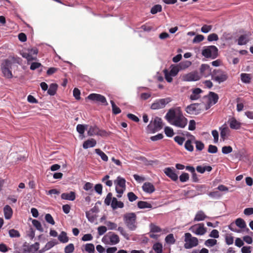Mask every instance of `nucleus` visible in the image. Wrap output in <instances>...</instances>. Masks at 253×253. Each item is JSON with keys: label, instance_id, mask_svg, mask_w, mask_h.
Masks as SVG:
<instances>
[{"label": "nucleus", "instance_id": "obj_1", "mask_svg": "<svg viewBox=\"0 0 253 253\" xmlns=\"http://www.w3.org/2000/svg\"><path fill=\"white\" fill-rule=\"evenodd\" d=\"M163 127L161 118L155 117L150 122L146 128L148 133H153L161 129Z\"/></svg>", "mask_w": 253, "mask_h": 253}, {"label": "nucleus", "instance_id": "obj_2", "mask_svg": "<svg viewBox=\"0 0 253 253\" xmlns=\"http://www.w3.org/2000/svg\"><path fill=\"white\" fill-rule=\"evenodd\" d=\"M124 221L127 227L130 230H134L136 228V215L133 212L126 213L124 215Z\"/></svg>", "mask_w": 253, "mask_h": 253}, {"label": "nucleus", "instance_id": "obj_3", "mask_svg": "<svg viewBox=\"0 0 253 253\" xmlns=\"http://www.w3.org/2000/svg\"><path fill=\"white\" fill-rule=\"evenodd\" d=\"M211 79L220 84L226 81L228 79L227 73L221 69H214L212 72Z\"/></svg>", "mask_w": 253, "mask_h": 253}, {"label": "nucleus", "instance_id": "obj_4", "mask_svg": "<svg viewBox=\"0 0 253 253\" xmlns=\"http://www.w3.org/2000/svg\"><path fill=\"white\" fill-rule=\"evenodd\" d=\"M185 244L184 247L186 249H191L196 247L198 245V239L197 238L192 237L190 233H186L184 235Z\"/></svg>", "mask_w": 253, "mask_h": 253}, {"label": "nucleus", "instance_id": "obj_5", "mask_svg": "<svg viewBox=\"0 0 253 253\" xmlns=\"http://www.w3.org/2000/svg\"><path fill=\"white\" fill-rule=\"evenodd\" d=\"M202 54L206 58L215 59L218 55V49L214 45L208 46L202 50Z\"/></svg>", "mask_w": 253, "mask_h": 253}, {"label": "nucleus", "instance_id": "obj_6", "mask_svg": "<svg viewBox=\"0 0 253 253\" xmlns=\"http://www.w3.org/2000/svg\"><path fill=\"white\" fill-rule=\"evenodd\" d=\"M187 124V119L184 117L181 111H178L177 116L171 122V124L177 127L184 128Z\"/></svg>", "mask_w": 253, "mask_h": 253}, {"label": "nucleus", "instance_id": "obj_7", "mask_svg": "<svg viewBox=\"0 0 253 253\" xmlns=\"http://www.w3.org/2000/svg\"><path fill=\"white\" fill-rule=\"evenodd\" d=\"M171 101V99L170 97L157 99L151 104V108L153 110L163 109Z\"/></svg>", "mask_w": 253, "mask_h": 253}, {"label": "nucleus", "instance_id": "obj_8", "mask_svg": "<svg viewBox=\"0 0 253 253\" xmlns=\"http://www.w3.org/2000/svg\"><path fill=\"white\" fill-rule=\"evenodd\" d=\"M189 230L197 235H203L207 231L203 223L195 224L190 227Z\"/></svg>", "mask_w": 253, "mask_h": 253}, {"label": "nucleus", "instance_id": "obj_9", "mask_svg": "<svg viewBox=\"0 0 253 253\" xmlns=\"http://www.w3.org/2000/svg\"><path fill=\"white\" fill-rule=\"evenodd\" d=\"M87 98L90 100L101 103L105 106L108 104L105 96L100 94L91 93L87 96Z\"/></svg>", "mask_w": 253, "mask_h": 253}, {"label": "nucleus", "instance_id": "obj_10", "mask_svg": "<svg viewBox=\"0 0 253 253\" xmlns=\"http://www.w3.org/2000/svg\"><path fill=\"white\" fill-rule=\"evenodd\" d=\"M19 58L16 57H10L8 59H5L3 61L1 65V69H11L12 63H19Z\"/></svg>", "mask_w": 253, "mask_h": 253}, {"label": "nucleus", "instance_id": "obj_11", "mask_svg": "<svg viewBox=\"0 0 253 253\" xmlns=\"http://www.w3.org/2000/svg\"><path fill=\"white\" fill-rule=\"evenodd\" d=\"M182 79L185 82L197 81L201 79V76L198 72H192L183 75Z\"/></svg>", "mask_w": 253, "mask_h": 253}, {"label": "nucleus", "instance_id": "obj_12", "mask_svg": "<svg viewBox=\"0 0 253 253\" xmlns=\"http://www.w3.org/2000/svg\"><path fill=\"white\" fill-rule=\"evenodd\" d=\"M106 134V132L105 130H100L96 126H90L87 130V134L90 136L93 135L104 136Z\"/></svg>", "mask_w": 253, "mask_h": 253}, {"label": "nucleus", "instance_id": "obj_13", "mask_svg": "<svg viewBox=\"0 0 253 253\" xmlns=\"http://www.w3.org/2000/svg\"><path fill=\"white\" fill-rule=\"evenodd\" d=\"M200 76L201 78L202 77H207L211 75L212 74L211 69L210 66L208 64H202L200 68Z\"/></svg>", "mask_w": 253, "mask_h": 253}, {"label": "nucleus", "instance_id": "obj_14", "mask_svg": "<svg viewBox=\"0 0 253 253\" xmlns=\"http://www.w3.org/2000/svg\"><path fill=\"white\" fill-rule=\"evenodd\" d=\"M219 130L220 131L221 139L224 141L227 139L228 136L230 135V130L226 124H224L219 127Z\"/></svg>", "mask_w": 253, "mask_h": 253}, {"label": "nucleus", "instance_id": "obj_15", "mask_svg": "<svg viewBox=\"0 0 253 253\" xmlns=\"http://www.w3.org/2000/svg\"><path fill=\"white\" fill-rule=\"evenodd\" d=\"M164 171L166 175L173 181H175L178 179V175L175 173L173 168H166L164 170Z\"/></svg>", "mask_w": 253, "mask_h": 253}, {"label": "nucleus", "instance_id": "obj_16", "mask_svg": "<svg viewBox=\"0 0 253 253\" xmlns=\"http://www.w3.org/2000/svg\"><path fill=\"white\" fill-rule=\"evenodd\" d=\"M105 237L109 239L110 242L113 245H116L120 242V238L118 235L112 232H109L105 236Z\"/></svg>", "mask_w": 253, "mask_h": 253}, {"label": "nucleus", "instance_id": "obj_17", "mask_svg": "<svg viewBox=\"0 0 253 253\" xmlns=\"http://www.w3.org/2000/svg\"><path fill=\"white\" fill-rule=\"evenodd\" d=\"M228 123L230 128L232 129H239L241 127L242 124L234 117L228 120Z\"/></svg>", "mask_w": 253, "mask_h": 253}, {"label": "nucleus", "instance_id": "obj_18", "mask_svg": "<svg viewBox=\"0 0 253 253\" xmlns=\"http://www.w3.org/2000/svg\"><path fill=\"white\" fill-rule=\"evenodd\" d=\"M177 116V113L175 112V110L174 109H170L167 113L165 117L167 121L171 124Z\"/></svg>", "mask_w": 253, "mask_h": 253}, {"label": "nucleus", "instance_id": "obj_19", "mask_svg": "<svg viewBox=\"0 0 253 253\" xmlns=\"http://www.w3.org/2000/svg\"><path fill=\"white\" fill-rule=\"evenodd\" d=\"M142 188L145 192L149 194L152 193L155 190V188L154 185L149 182H145L143 184Z\"/></svg>", "mask_w": 253, "mask_h": 253}, {"label": "nucleus", "instance_id": "obj_20", "mask_svg": "<svg viewBox=\"0 0 253 253\" xmlns=\"http://www.w3.org/2000/svg\"><path fill=\"white\" fill-rule=\"evenodd\" d=\"M199 105V104L198 103H194L188 106L186 108V112L190 114H196L198 113L197 108Z\"/></svg>", "mask_w": 253, "mask_h": 253}, {"label": "nucleus", "instance_id": "obj_21", "mask_svg": "<svg viewBox=\"0 0 253 253\" xmlns=\"http://www.w3.org/2000/svg\"><path fill=\"white\" fill-rule=\"evenodd\" d=\"M4 217L6 219L11 218L13 214V210L9 205H6L3 208Z\"/></svg>", "mask_w": 253, "mask_h": 253}, {"label": "nucleus", "instance_id": "obj_22", "mask_svg": "<svg viewBox=\"0 0 253 253\" xmlns=\"http://www.w3.org/2000/svg\"><path fill=\"white\" fill-rule=\"evenodd\" d=\"M202 92V90L200 88H196L193 89L192 93L190 96V99L192 100L198 99L200 97V93Z\"/></svg>", "mask_w": 253, "mask_h": 253}, {"label": "nucleus", "instance_id": "obj_23", "mask_svg": "<svg viewBox=\"0 0 253 253\" xmlns=\"http://www.w3.org/2000/svg\"><path fill=\"white\" fill-rule=\"evenodd\" d=\"M96 144V141L94 138H90L86 141H85L83 144V147L86 149L90 147H93Z\"/></svg>", "mask_w": 253, "mask_h": 253}, {"label": "nucleus", "instance_id": "obj_24", "mask_svg": "<svg viewBox=\"0 0 253 253\" xmlns=\"http://www.w3.org/2000/svg\"><path fill=\"white\" fill-rule=\"evenodd\" d=\"M61 197L62 199L74 201L76 198V194L73 191L69 193H64L61 194Z\"/></svg>", "mask_w": 253, "mask_h": 253}, {"label": "nucleus", "instance_id": "obj_25", "mask_svg": "<svg viewBox=\"0 0 253 253\" xmlns=\"http://www.w3.org/2000/svg\"><path fill=\"white\" fill-rule=\"evenodd\" d=\"M111 206L113 209L123 208L124 207V203L121 201H118L116 198H113Z\"/></svg>", "mask_w": 253, "mask_h": 253}, {"label": "nucleus", "instance_id": "obj_26", "mask_svg": "<svg viewBox=\"0 0 253 253\" xmlns=\"http://www.w3.org/2000/svg\"><path fill=\"white\" fill-rule=\"evenodd\" d=\"M84 248L82 247V250L83 252L84 251H86L88 253H94L95 252L94 246L93 244L87 243L84 246Z\"/></svg>", "mask_w": 253, "mask_h": 253}, {"label": "nucleus", "instance_id": "obj_27", "mask_svg": "<svg viewBox=\"0 0 253 253\" xmlns=\"http://www.w3.org/2000/svg\"><path fill=\"white\" fill-rule=\"evenodd\" d=\"M249 35L245 34L239 37L238 40V44L242 45L246 44L249 42Z\"/></svg>", "mask_w": 253, "mask_h": 253}, {"label": "nucleus", "instance_id": "obj_28", "mask_svg": "<svg viewBox=\"0 0 253 253\" xmlns=\"http://www.w3.org/2000/svg\"><path fill=\"white\" fill-rule=\"evenodd\" d=\"M207 217V215L202 211H199L197 212L194 220L197 221H202L206 219Z\"/></svg>", "mask_w": 253, "mask_h": 253}, {"label": "nucleus", "instance_id": "obj_29", "mask_svg": "<svg viewBox=\"0 0 253 253\" xmlns=\"http://www.w3.org/2000/svg\"><path fill=\"white\" fill-rule=\"evenodd\" d=\"M218 96L217 94L213 92H210L209 93V102L213 104H216L218 100Z\"/></svg>", "mask_w": 253, "mask_h": 253}, {"label": "nucleus", "instance_id": "obj_30", "mask_svg": "<svg viewBox=\"0 0 253 253\" xmlns=\"http://www.w3.org/2000/svg\"><path fill=\"white\" fill-rule=\"evenodd\" d=\"M59 241L62 243H66L69 241V237L67 235L66 232L62 231L58 236Z\"/></svg>", "mask_w": 253, "mask_h": 253}, {"label": "nucleus", "instance_id": "obj_31", "mask_svg": "<svg viewBox=\"0 0 253 253\" xmlns=\"http://www.w3.org/2000/svg\"><path fill=\"white\" fill-rule=\"evenodd\" d=\"M114 182L117 184L116 186L126 188V180L124 178L118 176Z\"/></svg>", "mask_w": 253, "mask_h": 253}, {"label": "nucleus", "instance_id": "obj_32", "mask_svg": "<svg viewBox=\"0 0 253 253\" xmlns=\"http://www.w3.org/2000/svg\"><path fill=\"white\" fill-rule=\"evenodd\" d=\"M58 85L56 84H51L47 90V93L50 95H54L56 93Z\"/></svg>", "mask_w": 253, "mask_h": 253}, {"label": "nucleus", "instance_id": "obj_33", "mask_svg": "<svg viewBox=\"0 0 253 253\" xmlns=\"http://www.w3.org/2000/svg\"><path fill=\"white\" fill-rule=\"evenodd\" d=\"M196 170L198 172L200 173H204L206 171L209 172L211 171L212 170V168L210 166L205 167L198 166L196 168Z\"/></svg>", "mask_w": 253, "mask_h": 253}, {"label": "nucleus", "instance_id": "obj_34", "mask_svg": "<svg viewBox=\"0 0 253 253\" xmlns=\"http://www.w3.org/2000/svg\"><path fill=\"white\" fill-rule=\"evenodd\" d=\"M193 140L192 136L191 139H188L185 143V148L188 151L192 152L194 150V147L192 145Z\"/></svg>", "mask_w": 253, "mask_h": 253}, {"label": "nucleus", "instance_id": "obj_35", "mask_svg": "<svg viewBox=\"0 0 253 253\" xmlns=\"http://www.w3.org/2000/svg\"><path fill=\"white\" fill-rule=\"evenodd\" d=\"M22 57L26 58L27 61L28 63H29V62L33 60H36L37 59V56H34L32 54H31V53L28 52H24L22 54Z\"/></svg>", "mask_w": 253, "mask_h": 253}, {"label": "nucleus", "instance_id": "obj_36", "mask_svg": "<svg viewBox=\"0 0 253 253\" xmlns=\"http://www.w3.org/2000/svg\"><path fill=\"white\" fill-rule=\"evenodd\" d=\"M251 76L250 74H246V73H242L241 74V81L246 84H249L250 83L251 80Z\"/></svg>", "mask_w": 253, "mask_h": 253}, {"label": "nucleus", "instance_id": "obj_37", "mask_svg": "<svg viewBox=\"0 0 253 253\" xmlns=\"http://www.w3.org/2000/svg\"><path fill=\"white\" fill-rule=\"evenodd\" d=\"M194 142L196 144V148L197 151H202L205 147L204 144L201 141L196 140L195 138L193 136Z\"/></svg>", "mask_w": 253, "mask_h": 253}, {"label": "nucleus", "instance_id": "obj_38", "mask_svg": "<svg viewBox=\"0 0 253 253\" xmlns=\"http://www.w3.org/2000/svg\"><path fill=\"white\" fill-rule=\"evenodd\" d=\"M235 224L237 226L242 229L246 227V224L244 219L241 218H238L235 220Z\"/></svg>", "mask_w": 253, "mask_h": 253}, {"label": "nucleus", "instance_id": "obj_39", "mask_svg": "<svg viewBox=\"0 0 253 253\" xmlns=\"http://www.w3.org/2000/svg\"><path fill=\"white\" fill-rule=\"evenodd\" d=\"M166 242L169 245L174 244L175 242V239L174 238L173 234H169L165 238Z\"/></svg>", "mask_w": 253, "mask_h": 253}, {"label": "nucleus", "instance_id": "obj_40", "mask_svg": "<svg viewBox=\"0 0 253 253\" xmlns=\"http://www.w3.org/2000/svg\"><path fill=\"white\" fill-rule=\"evenodd\" d=\"M152 248L157 253H162L163 252V245L160 243L158 242L154 244Z\"/></svg>", "mask_w": 253, "mask_h": 253}, {"label": "nucleus", "instance_id": "obj_41", "mask_svg": "<svg viewBox=\"0 0 253 253\" xmlns=\"http://www.w3.org/2000/svg\"><path fill=\"white\" fill-rule=\"evenodd\" d=\"M137 206L139 209L151 208L152 205L145 201H139L137 203Z\"/></svg>", "mask_w": 253, "mask_h": 253}, {"label": "nucleus", "instance_id": "obj_42", "mask_svg": "<svg viewBox=\"0 0 253 253\" xmlns=\"http://www.w3.org/2000/svg\"><path fill=\"white\" fill-rule=\"evenodd\" d=\"M11 69H1L2 73L3 76L6 79H11L13 77V75Z\"/></svg>", "mask_w": 253, "mask_h": 253}, {"label": "nucleus", "instance_id": "obj_43", "mask_svg": "<svg viewBox=\"0 0 253 253\" xmlns=\"http://www.w3.org/2000/svg\"><path fill=\"white\" fill-rule=\"evenodd\" d=\"M33 225L34 227L40 232H43V229L42 227L41 222L36 219H33L32 221Z\"/></svg>", "mask_w": 253, "mask_h": 253}, {"label": "nucleus", "instance_id": "obj_44", "mask_svg": "<svg viewBox=\"0 0 253 253\" xmlns=\"http://www.w3.org/2000/svg\"><path fill=\"white\" fill-rule=\"evenodd\" d=\"M150 232L152 233H159L162 231V229L154 223L150 224Z\"/></svg>", "mask_w": 253, "mask_h": 253}, {"label": "nucleus", "instance_id": "obj_45", "mask_svg": "<svg viewBox=\"0 0 253 253\" xmlns=\"http://www.w3.org/2000/svg\"><path fill=\"white\" fill-rule=\"evenodd\" d=\"M95 153L99 155L100 157L101 158L102 160L104 161L107 162L108 160V156L100 149H96L95 150Z\"/></svg>", "mask_w": 253, "mask_h": 253}, {"label": "nucleus", "instance_id": "obj_46", "mask_svg": "<svg viewBox=\"0 0 253 253\" xmlns=\"http://www.w3.org/2000/svg\"><path fill=\"white\" fill-rule=\"evenodd\" d=\"M110 103L112 105V112L114 114L117 115L121 112V110L116 105L115 102L113 100H111Z\"/></svg>", "mask_w": 253, "mask_h": 253}, {"label": "nucleus", "instance_id": "obj_47", "mask_svg": "<svg viewBox=\"0 0 253 253\" xmlns=\"http://www.w3.org/2000/svg\"><path fill=\"white\" fill-rule=\"evenodd\" d=\"M191 65V62L188 60L183 61L181 62L179 64L178 66L180 69H185L189 67Z\"/></svg>", "mask_w": 253, "mask_h": 253}, {"label": "nucleus", "instance_id": "obj_48", "mask_svg": "<svg viewBox=\"0 0 253 253\" xmlns=\"http://www.w3.org/2000/svg\"><path fill=\"white\" fill-rule=\"evenodd\" d=\"M217 244V240L213 239H209L205 242V245L208 247H212Z\"/></svg>", "mask_w": 253, "mask_h": 253}, {"label": "nucleus", "instance_id": "obj_49", "mask_svg": "<svg viewBox=\"0 0 253 253\" xmlns=\"http://www.w3.org/2000/svg\"><path fill=\"white\" fill-rule=\"evenodd\" d=\"M75 250V247L73 244L70 243L64 248L65 253H72Z\"/></svg>", "mask_w": 253, "mask_h": 253}, {"label": "nucleus", "instance_id": "obj_50", "mask_svg": "<svg viewBox=\"0 0 253 253\" xmlns=\"http://www.w3.org/2000/svg\"><path fill=\"white\" fill-rule=\"evenodd\" d=\"M162 10V6L160 4H156L153 6L151 9V13L153 14L161 12Z\"/></svg>", "mask_w": 253, "mask_h": 253}, {"label": "nucleus", "instance_id": "obj_51", "mask_svg": "<svg viewBox=\"0 0 253 253\" xmlns=\"http://www.w3.org/2000/svg\"><path fill=\"white\" fill-rule=\"evenodd\" d=\"M180 69L178 65L172 66L169 73L172 77H174L178 74Z\"/></svg>", "mask_w": 253, "mask_h": 253}, {"label": "nucleus", "instance_id": "obj_52", "mask_svg": "<svg viewBox=\"0 0 253 253\" xmlns=\"http://www.w3.org/2000/svg\"><path fill=\"white\" fill-rule=\"evenodd\" d=\"M9 234L11 238H18L20 236V234L19 231L14 229L9 230Z\"/></svg>", "mask_w": 253, "mask_h": 253}, {"label": "nucleus", "instance_id": "obj_53", "mask_svg": "<svg viewBox=\"0 0 253 253\" xmlns=\"http://www.w3.org/2000/svg\"><path fill=\"white\" fill-rule=\"evenodd\" d=\"M87 126V125L79 124L77 126V130L80 134H83Z\"/></svg>", "mask_w": 253, "mask_h": 253}, {"label": "nucleus", "instance_id": "obj_54", "mask_svg": "<svg viewBox=\"0 0 253 253\" xmlns=\"http://www.w3.org/2000/svg\"><path fill=\"white\" fill-rule=\"evenodd\" d=\"M110 176L108 175H106L102 179V181L104 182L105 184L109 187H111L113 185L112 180H109Z\"/></svg>", "mask_w": 253, "mask_h": 253}, {"label": "nucleus", "instance_id": "obj_55", "mask_svg": "<svg viewBox=\"0 0 253 253\" xmlns=\"http://www.w3.org/2000/svg\"><path fill=\"white\" fill-rule=\"evenodd\" d=\"M112 193L109 192L107 195V196L104 200V203L107 206H109L111 204V201H112Z\"/></svg>", "mask_w": 253, "mask_h": 253}, {"label": "nucleus", "instance_id": "obj_56", "mask_svg": "<svg viewBox=\"0 0 253 253\" xmlns=\"http://www.w3.org/2000/svg\"><path fill=\"white\" fill-rule=\"evenodd\" d=\"M45 219L47 222L48 223L51 224V225H54L55 224V221L51 216V215L49 213H47L45 215Z\"/></svg>", "mask_w": 253, "mask_h": 253}, {"label": "nucleus", "instance_id": "obj_57", "mask_svg": "<svg viewBox=\"0 0 253 253\" xmlns=\"http://www.w3.org/2000/svg\"><path fill=\"white\" fill-rule=\"evenodd\" d=\"M189 179V175L188 173L183 172L179 176V180L181 182L188 181Z\"/></svg>", "mask_w": 253, "mask_h": 253}, {"label": "nucleus", "instance_id": "obj_58", "mask_svg": "<svg viewBox=\"0 0 253 253\" xmlns=\"http://www.w3.org/2000/svg\"><path fill=\"white\" fill-rule=\"evenodd\" d=\"M165 132L166 135L168 137H172L174 134L172 128L169 126H166L165 128Z\"/></svg>", "mask_w": 253, "mask_h": 253}, {"label": "nucleus", "instance_id": "obj_59", "mask_svg": "<svg viewBox=\"0 0 253 253\" xmlns=\"http://www.w3.org/2000/svg\"><path fill=\"white\" fill-rule=\"evenodd\" d=\"M118 230L120 232L121 235H122L125 238L126 240L129 239V235L126 232V231L124 230V229L122 227H119L118 228Z\"/></svg>", "mask_w": 253, "mask_h": 253}, {"label": "nucleus", "instance_id": "obj_60", "mask_svg": "<svg viewBox=\"0 0 253 253\" xmlns=\"http://www.w3.org/2000/svg\"><path fill=\"white\" fill-rule=\"evenodd\" d=\"M116 191L118 193L117 196L118 198H121L122 196L123 193L124 192L126 188L120 187L119 186H116Z\"/></svg>", "mask_w": 253, "mask_h": 253}, {"label": "nucleus", "instance_id": "obj_61", "mask_svg": "<svg viewBox=\"0 0 253 253\" xmlns=\"http://www.w3.org/2000/svg\"><path fill=\"white\" fill-rule=\"evenodd\" d=\"M218 40V35L215 33L210 34L208 37V41L209 42L217 41Z\"/></svg>", "mask_w": 253, "mask_h": 253}, {"label": "nucleus", "instance_id": "obj_62", "mask_svg": "<svg viewBox=\"0 0 253 253\" xmlns=\"http://www.w3.org/2000/svg\"><path fill=\"white\" fill-rule=\"evenodd\" d=\"M211 25H204L201 28V31L204 33H207L212 29Z\"/></svg>", "mask_w": 253, "mask_h": 253}, {"label": "nucleus", "instance_id": "obj_63", "mask_svg": "<svg viewBox=\"0 0 253 253\" xmlns=\"http://www.w3.org/2000/svg\"><path fill=\"white\" fill-rule=\"evenodd\" d=\"M204 39V36L202 35H198L196 36L193 40V43H199L203 41Z\"/></svg>", "mask_w": 253, "mask_h": 253}, {"label": "nucleus", "instance_id": "obj_64", "mask_svg": "<svg viewBox=\"0 0 253 253\" xmlns=\"http://www.w3.org/2000/svg\"><path fill=\"white\" fill-rule=\"evenodd\" d=\"M174 141L177 142L179 145H182L185 141V139L183 137L179 136H176L174 138Z\"/></svg>", "mask_w": 253, "mask_h": 253}]
</instances>
